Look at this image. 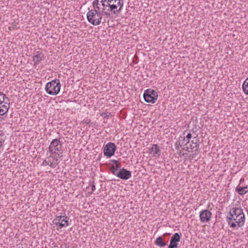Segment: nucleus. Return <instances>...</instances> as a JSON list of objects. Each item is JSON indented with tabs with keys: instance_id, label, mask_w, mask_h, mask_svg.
<instances>
[{
	"instance_id": "obj_1",
	"label": "nucleus",
	"mask_w": 248,
	"mask_h": 248,
	"mask_svg": "<svg viewBox=\"0 0 248 248\" xmlns=\"http://www.w3.org/2000/svg\"><path fill=\"white\" fill-rule=\"evenodd\" d=\"M227 221L231 227H239L242 226L245 222V216L241 209L232 208L227 217Z\"/></svg>"
},
{
	"instance_id": "obj_2",
	"label": "nucleus",
	"mask_w": 248,
	"mask_h": 248,
	"mask_svg": "<svg viewBox=\"0 0 248 248\" xmlns=\"http://www.w3.org/2000/svg\"><path fill=\"white\" fill-rule=\"evenodd\" d=\"M61 138H56L53 140L49 146L47 154L50 155L55 156L56 159L59 160V158L62 157L63 151L62 147V142L60 140Z\"/></svg>"
},
{
	"instance_id": "obj_3",
	"label": "nucleus",
	"mask_w": 248,
	"mask_h": 248,
	"mask_svg": "<svg viewBox=\"0 0 248 248\" xmlns=\"http://www.w3.org/2000/svg\"><path fill=\"white\" fill-rule=\"evenodd\" d=\"M88 21L93 25H99L102 22V13L96 9L89 10L87 14Z\"/></svg>"
},
{
	"instance_id": "obj_4",
	"label": "nucleus",
	"mask_w": 248,
	"mask_h": 248,
	"mask_svg": "<svg viewBox=\"0 0 248 248\" xmlns=\"http://www.w3.org/2000/svg\"><path fill=\"white\" fill-rule=\"evenodd\" d=\"M61 87L59 80L55 79L46 83L45 90L48 94L55 95L59 93Z\"/></svg>"
},
{
	"instance_id": "obj_5",
	"label": "nucleus",
	"mask_w": 248,
	"mask_h": 248,
	"mask_svg": "<svg viewBox=\"0 0 248 248\" xmlns=\"http://www.w3.org/2000/svg\"><path fill=\"white\" fill-rule=\"evenodd\" d=\"M143 98L146 102L154 104L157 100L158 93L155 90L148 89L144 91Z\"/></svg>"
},
{
	"instance_id": "obj_6",
	"label": "nucleus",
	"mask_w": 248,
	"mask_h": 248,
	"mask_svg": "<svg viewBox=\"0 0 248 248\" xmlns=\"http://www.w3.org/2000/svg\"><path fill=\"white\" fill-rule=\"evenodd\" d=\"M100 2L103 6V9L101 13H102V15L104 14L107 17H109L110 16L111 12L113 14H117V11H115V6L110 5V3H107L105 0H101Z\"/></svg>"
},
{
	"instance_id": "obj_7",
	"label": "nucleus",
	"mask_w": 248,
	"mask_h": 248,
	"mask_svg": "<svg viewBox=\"0 0 248 248\" xmlns=\"http://www.w3.org/2000/svg\"><path fill=\"white\" fill-rule=\"evenodd\" d=\"M47 157L45 159L42 164L43 166L49 165L52 168H55L59 164L58 160L56 159L55 156L50 155L49 154L46 153Z\"/></svg>"
},
{
	"instance_id": "obj_8",
	"label": "nucleus",
	"mask_w": 248,
	"mask_h": 248,
	"mask_svg": "<svg viewBox=\"0 0 248 248\" xmlns=\"http://www.w3.org/2000/svg\"><path fill=\"white\" fill-rule=\"evenodd\" d=\"M116 149V147L114 143L108 142L104 148V155L108 157H110L114 155Z\"/></svg>"
},
{
	"instance_id": "obj_9",
	"label": "nucleus",
	"mask_w": 248,
	"mask_h": 248,
	"mask_svg": "<svg viewBox=\"0 0 248 248\" xmlns=\"http://www.w3.org/2000/svg\"><path fill=\"white\" fill-rule=\"evenodd\" d=\"M56 221L55 224L57 226L60 227V228H62L64 227H66L68 226V218L66 216H58L55 219Z\"/></svg>"
},
{
	"instance_id": "obj_10",
	"label": "nucleus",
	"mask_w": 248,
	"mask_h": 248,
	"mask_svg": "<svg viewBox=\"0 0 248 248\" xmlns=\"http://www.w3.org/2000/svg\"><path fill=\"white\" fill-rule=\"evenodd\" d=\"M212 217V213L208 210H203L200 214V221L202 223L209 221Z\"/></svg>"
},
{
	"instance_id": "obj_11",
	"label": "nucleus",
	"mask_w": 248,
	"mask_h": 248,
	"mask_svg": "<svg viewBox=\"0 0 248 248\" xmlns=\"http://www.w3.org/2000/svg\"><path fill=\"white\" fill-rule=\"evenodd\" d=\"M181 235L178 233H175L171 237L170 244L168 248H178V242L180 241Z\"/></svg>"
},
{
	"instance_id": "obj_12",
	"label": "nucleus",
	"mask_w": 248,
	"mask_h": 248,
	"mask_svg": "<svg viewBox=\"0 0 248 248\" xmlns=\"http://www.w3.org/2000/svg\"><path fill=\"white\" fill-rule=\"evenodd\" d=\"M117 176L123 180H127L131 177V172L123 168L118 172Z\"/></svg>"
},
{
	"instance_id": "obj_13",
	"label": "nucleus",
	"mask_w": 248,
	"mask_h": 248,
	"mask_svg": "<svg viewBox=\"0 0 248 248\" xmlns=\"http://www.w3.org/2000/svg\"><path fill=\"white\" fill-rule=\"evenodd\" d=\"M10 108V102H8V101L2 102V101H0V115H3L6 114Z\"/></svg>"
},
{
	"instance_id": "obj_14",
	"label": "nucleus",
	"mask_w": 248,
	"mask_h": 248,
	"mask_svg": "<svg viewBox=\"0 0 248 248\" xmlns=\"http://www.w3.org/2000/svg\"><path fill=\"white\" fill-rule=\"evenodd\" d=\"M110 5L115 6V11H117V14L119 13L123 6L124 1L123 0H113L112 1Z\"/></svg>"
},
{
	"instance_id": "obj_15",
	"label": "nucleus",
	"mask_w": 248,
	"mask_h": 248,
	"mask_svg": "<svg viewBox=\"0 0 248 248\" xmlns=\"http://www.w3.org/2000/svg\"><path fill=\"white\" fill-rule=\"evenodd\" d=\"M197 141V139H196V137H194L193 140H192L191 141V144L190 145V149L191 150H193L194 149L195 153L193 155L199 154L200 153V151L198 150L199 144Z\"/></svg>"
},
{
	"instance_id": "obj_16",
	"label": "nucleus",
	"mask_w": 248,
	"mask_h": 248,
	"mask_svg": "<svg viewBox=\"0 0 248 248\" xmlns=\"http://www.w3.org/2000/svg\"><path fill=\"white\" fill-rule=\"evenodd\" d=\"M44 58V54L39 51H37L33 57L34 64H38Z\"/></svg>"
},
{
	"instance_id": "obj_17",
	"label": "nucleus",
	"mask_w": 248,
	"mask_h": 248,
	"mask_svg": "<svg viewBox=\"0 0 248 248\" xmlns=\"http://www.w3.org/2000/svg\"><path fill=\"white\" fill-rule=\"evenodd\" d=\"M150 153L154 156L159 157L160 155V150L157 144H153L152 147L150 148Z\"/></svg>"
},
{
	"instance_id": "obj_18",
	"label": "nucleus",
	"mask_w": 248,
	"mask_h": 248,
	"mask_svg": "<svg viewBox=\"0 0 248 248\" xmlns=\"http://www.w3.org/2000/svg\"><path fill=\"white\" fill-rule=\"evenodd\" d=\"M155 244L156 246L160 247H164L167 245L166 243L164 242L161 236H159L156 239Z\"/></svg>"
},
{
	"instance_id": "obj_19",
	"label": "nucleus",
	"mask_w": 248,
	"mask_h": 248,
	"mask_svg": "<svg viewBox=\"0 0 248 248\" xmlns=\"http://www.w3.org/2000/svg\"><path fill=\"white\" fill-rule=\"evenodd\" d=\"M248 188V186H238L236 187V190L238 192V193L240 195H243L247 192V189Z\"/></svg>"
},
{
	"instance_id": "obj_20",
	"label": "nucleus",
	"mask_w": 248,
	"mask_h": 248,
	"mask_svg": "<svg viewBox=\"0 0 248 248\" xmlns=\"http://www.w3.org/2000/svg\"><path fill=\"white\" fill-rule=\"evenodd\" d=\"M179 141L181 143L183 146H186L189 142V140H187L185 136H180L179 138Z\"/></svg>"
},
{
	"instance_id": "obj_21",
	"label": "nucleus",
	"mask_w": 248,
	"mask_h": 248,
	"mask_svg": "<svg viewBox=\"0 0 248 248\" xmlns=\"http://www.w3.org/2000/svg\"><path fill=\"white\" fill-rule=\"evenodd\" d=\"M121 165H112L110 167L111 172L113 174L117 176V173L118 171L117 170L120 169Z\"/></svg>"
},
{
	"instance_id": "obj_22",
	"label": "nucleus",
	"mask_w": 248,
	"mask_h": 248,
	"mask_svg": "<svg viewBox=\"0 0 248 248\" xmlns=\"http://www.w3.org/2000/svg\"><path fill=\"white\" fill-rule=\"evenodd\" d=\"M248 78H246L243 83L242 88L244 93L246 94H248Z\"/></svg>"
},
{
	"instance_id": "obj_23",
	"label": "nucleus",
	"mask_w": 248,
	"mask_h": 248,
	"mask_svg": "<svg viewBox=\"0 0 248 248\" xmlns=\"http://www.w3.org/2000/svg\"><path fill=\"white\" fill-rule=\"evenodd\" d=\"M99 0H94L93 2V7L94 8V9H96L97 10V11L98 12H100L99 10H100V8L98 6V4H99Z\"/></svg>"
},
{
	"instance_id": "obj_24",
	"label": "nucleus",
	"mask_w": 248,
	"mask_h": 248,
	"mask_svg": "<svg viewBox=\"0 0 248 248\" xmlns=\"http://www.w3.org/2000/svg\"><path fill=\"white\" fill-rule=\"evenodd\" d=\"M183 146L181 145V143L178 141H177L175 144V149L177 150V151H180V147H182Z\"/></svg>"
},
{
	"instance_id": "obj_25",
	"label": "nucleus",
	"mask_w": 248,
	"mask_h": 248,
	"mask_svg": "<svg viewBox=\"0 0 248 248\" xmlns=\"http://www.w3.org/2000/svg\"><path fill=\"white\" fill-rule=\"evenodd\" d=\"M182 148H183V150H186V151H188V152H192V150H191L190 149V146H187L186 145V146H183Z\"/></svg>"
},
{
	"instance_id": "obj_26",
	"label": "nucleus",
	"mask_w": 248,
	"mask_h": 248,
	"mask_svg": "<svg viewBox=\"0 0 248 248\" xmlns=\"http://www.w3.org/2000/svg\"><path fill=\"white\" fill-rule=\"evenodd\" d=\"M1 100L2 102L4 103L5 102H6L8 101V102H9V98L6 96L5 95V96H1Z\"/></svg>"
},
{
	"instance_id": "obj_27",
	"label": "nucleus",
	"mask_w": 248,
	"mask_h": 248,
	"mask_svg": "<svg viewBox=\"0 0 248 248\" xmlns=\"http://www.w3.org/2000/svg\"><path fill=\"white\" fill-rule=\"evenodd\" d=\"M91 122V120L90 119H85V120H83L82 121V123L83 124H88L90 123Z\"/></svg>"
},
{
	"instance_id": "obj_28",
	"label": "nucleus",
	"mask_w": 248,
	"mask_h": 248,
	"mask_svg": "<svg viewBox=\"0 0 248 248\" xmlns=\"http://www.w3.org/2000/svg\"><path fill=\"white\" fill-rule=\"evenodd\" d=\"M186 138L187 140H189V142L190 141V140L192 138V135L191 133H188L187 135L186 136V137H185Z\"/></svg>"
},
{
	"instance_id": "obj_29",
	"label": "nucleus",
	"mask_w": 248,
	"mask_h": 248,
	"mask_svg": "<svg viewBox=\"0 0 248 248\" xmlns=\"http://www.w3.org/2000/svg\"><path fill=\"white\" fill-rule=\"evenodd\" d=\"M92 186V192H93L95 190V186L94 184V182H93V184L91 185Z\"/></svg>"
},
{
	"instance_id": "obj_30",
	"label": "nucleus",
	"mask_w": 248,
	"mask_h": 248,
	"mask_svg": "<svg viewBox=\"0 0 248 248\" xmlns=\"http://www.w3.org/2000/svg\"><path fill=\"white\" fill-rule=\"evenodd\" d=\"M111 161L112 162L114 163V164H115V165H121L120 163H119V161L118 160H111Z\"/></svg>"
},
{
	"instance_id": "obj_31",
	"label": "nucleus",
	"mask_w": 248,
	"mask_h": 248,
	"mask_svg": "<svg viewBox=\"0 0 248 248\" xmlns=\"http://www.w3.org/2000/svg\"><path fill=\"white\" fill-rule=\"evenodd\" d=\"M1 96H5V94H4L3 93L0 92V101H2Z\"/></svg>"
},
{
	"instance_id": "obj_32",
	"label": "nucleus",
	"mask_w": 248,
	"mask_h": 248,
	"mask_svg": "<svg viewBox=\"0 0 248 248\" xmlns=\"http://www.w3.org/2000/svg\"><path fill=\"white\" fill-rule=\"evenodd\" d=\"M103 23L106 22V20H105V19H104V21H103Z\"/></svg>"
}]
</instances>
